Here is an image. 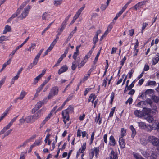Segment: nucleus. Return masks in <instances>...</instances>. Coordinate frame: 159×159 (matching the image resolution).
<instances>
[{"label": "nucleus", "instance_id": "f257e3e1", "mask_svg": "<svg viewBox=\"0 0 159 159\" xmlns=\"http://www.w3.org/2000/svg\"><path fill=\"white\" fill-rule=\"evenodd\" d=\"M31 7L28 5L25 7L21 14L19 16L18 18L21 20H23L27 16L29 13V11L31 9Z\"/></svg>", "mask_w": 159, "mask_h": 159}, {"label": "nucleus", "instance_id": "f03ea898", "mask_svg": "<svg viewBox=\"0 0 159 159\" xmlns=\"http://www.w3.org/2000/svg\"><path fill=\"white\" fill-rule=\"evenodd\" d=\"M59 91L58 88L57 86L52 87L50 90L49 94L48 96V99H51L53 98L55 95L58 94Z\"/></svg>", "mask_w": 159, "mask_h": 159}, {"label": "nucleus", "instance_id": "7ed1b4c3", "mask_svg": "<svg viewBox=\"0 0 159 159\" xmlns=\"http://www.w3.org/2000/svg\"><path fill=\"white\" fill-rule=\"evenodd\" d=\"M46 110V108H43L36 112L34 115H33L34 117V120L35 121L42 116Z\"/></svg>", "mask_w": 159, "mask_h": 159}, {"label": "nucleus", "instance_id": "20e7f679", "mask_svg": "<svg viewBox=\"0 0 159 159\" xmlns=\"http://www.w3.org/2000/svg\"><path fill=\"white\" fill-rule=\"evenodd\" d=\"M149 142L153 146H156L159 143V139L153 136H150L148 137Z\"/></svg>", "mask_w": 159, "mask_h": 159}, {"label": "nucleus", "instance_id": "39448f33", "mask_svg": "<svg viewBox=\"0 0 159 159\" xmlns=\"http://www.w3.org/2000/svg\"><path fill=\"white\" fill-rule=\"evenodd\" d=\"M62 115L63 121L65 124L66 122L69 120V111L67 110H64L62 111Z\"/></svg>", "mask_w": 159, "mask_h": 159}, {"label": "nucleus", "instance_id": "423d86ee", "mask_svg": "<svg viewBox=\"0 0 159 159\" xmlns=\"http://www.w3.org/2000/svg\"><path fill=\"white\" fill-rule=\"evenodd\" d=\"M148 2L147 0L140 2L137 3L135 5L133 6L132 8L137 10L138 9L141 8L142 6L145 5L146 3Z\"/></svg>", "mask_w": 159, "mask_h": 159}, {"label": "nucleus", "instance_id": "0eeeda50", "mask_svg": "<svg viewBox=\"0 0 159 159\" xmlns=\"http://www.w3.org/2000/svg\"><path fill=\"white\" fill-rule=\"evenodd\" d=\"M43 104V102L41 101H39L35 105L34 107L32 109V113H34L37 110L41 107L42 105Z\"/></svg>", "mask_w": 159, "mask_h": 159}, {"label": "nucleus", "instance_id": "6e6552de", "mask_svg": "<svg viewBox=\"0 0 159 159\" xmlns=\"http://www.w3.org/2000/svg\"><path fill=\"white\" fill-rule=\"evenodd\" d=\"M59 39V37L57 36L56 38L54 39V40L52 42L51 44H50V46L47 49L49 52L51 51V50L53 48L54 46L55 45V44L56 43L57 41Z\"/></svg>", "mask_w": 159, "mask_h": 159}, {"label": "nucleus", "instance_id": "1a4fd4ad", "mask_svg": "<svg viewBox=\"0 0 159 159\" xmlns=\"http://www.w3.org/2000/svg\"><path fill=\"white\" fill-rule=\"evenodd\" d=\"M119 142L121 148H125V141L123 138L120 137L119 138Z\"/></svg>", "mask_w": 159, "mask_h": 159}, {"label": "nucleus", "instance_id": "9d476101", "mask_svg": "<svg viewBox=\"0 0 159 159\" xmlns=\"http://www.w3.org/2000/svg\"><path fill=\"white\" fill-rule=\"evenodd\" d=\"M20 11H19V10L17 9L16 13L13 14L12 15V16L9 18L8 20H7V22H9V21H11L13 19L16 17L18 15L20 14Z\"/></svg>", "mask_w": 159, "mask_h": 159}, {"label": "nucleus", "instance_id": "9b49d317", "mask_svg": "<svg viewBox=\"0 0 159 159\" xmlns=\"http://www.w3.org/2000/svg\"><path fill=\"white\" fill-rule=\"evenodd\" d=\"M81 47V45L78 46L76 47V49L75 52H74V54L72 56L73 58L76 61L77 56L79 54V48Z\"/></svg>", "mask_w": 159, "mask_h": 159}, {"label": "nucleus", "instance_id": "f8f14e48", "mask_svg": "<svg viewBox=\"0 0 159 159\" xmlns=\"http://www.w3.org/2000/svg\"><path fill=\"white\" fill-rule=\"evenodd\" d=\"M134 113L135 116L139 117H143L144 114L143 112L141 111L136 110L134 111Z\"/></svg>", "mask_w": 159, "mask_h": 159}, {"label": "nucleus", "instance_id": "ddd939ff", "mask_svg": "<svg viewBox=\"0 0 159 159\" xmlns=\"http://www.w3.org/2000/svg\"><path fill=\"white\" fill-rule=\"evenodd\" d=\"M143 117L149 123H152L154 120L153 117L150 114L145 115Z\"/></svg>", "mask_w": 159, "mask_h": 159}, {"label": "nucleus", "instance_id": "4468645a", "mask_svg": "<svg viewBox=\"0 0 159 159\" xmlns=\"http://www.w3.org/2000/svg\"><path fill=\"white\" fill-rule=\"evenodd\" d=\"M110 159H117L118 157L117 153L116 152H115L113 150H112L111 155L110 156Z\"/></svg>", "mask_w": 159, "mask_h": 159}, {"label": "nucleus", "instance_id": "2eb2a0df", "mask_svg": "<svg viewBox=\"0 0 159 159\" xmlns=\"http://www.w3.org/2000/svg\"><path fill=\"white\" fill-rule=\"evenodd\" d=\"M68 70V67L66 65L63 66L58 70V73L59 75L66 72Z\"/></svg>", "mask_w": 159, "mask_h": 159}, {"label": "nucleus", "instance_id": "dca6fc26", "mask_svg": "<svg viewBox=\"0 0 159 159\" xmlns=\"http://www.w3.org/2000/svg\"><path fill=\"white\" fill-rule=\"evenodd\" d=\"M18 116L14 117L13 119L11 120V121L8 123V124L5 127L7 129H8L10 127L12 126L13 122H14Z\"/></svg>", "mask_w": 159, "mask_h": 159}, {"label": "nucleus", "instance_id": "f3484780", "mask_svg": "<svg viewBox=\"0 0 159 159\" xmlns=\"http://www.w3.org/2000/svg\"><path fill=\"white\" fill-rule=\"evenodd\" d=\"M142 111H143V112L144 114V116L145 115H149V113H150L151 111V110L149 108H146V107H145L143 109Z\"/></svg>", "mask_w": 159, "mask_h": 159}, {"label": "nucleus", "instance_id": "a211bd4d", "mask_svg": "<svg viewBox=\"0 0 159 159\" xmlns=\"http://www.w3.org/2000/svg\"><path fill=\"white\" fill-rule=\"evenodd\" d=\"M50 15L46 12L44 13L42 16V19L43 20H47L50 18Z\"/></svg>", "mask_w": 159, "mask_h": 159}, {"label": "nucleus", "instance_id": "6ab92c4d", "mask_svg": "<svg viewBox=\"0 0 159 159\" xmlns=\"http://www.w3.org/2000/svg\"><path fill=\"white\" fill-rule=\"evenodd\" d=\"M25 119L26 122L28 123L35 121L34 120V117L33 115L28 116L25 118Z\"/></svg>", "mask_w": 159, "mask_h": 159}, {"label": "nucleus", "instance_id": "aec40b11", "mask_svg": "<svg viewBox=\"0 0 159 159\" xmlns=\"http://www.w3.org/2000/svg\"><path fill=\"white\" fill-rule=\"evenodd\" d=\"M147 104L145 101H141L139 102L137 104V106L140 107L142 108L143 109L146 107Z\"/></svg>", "mask_w": 159, "mask_h": 159}, {"label": "nucleus", "instance_id": "412c9836", "mask_svg": "<svg viewBox=\"0 0 159 159\" xmlns=\"http://www.w3.org/2000/svg\"><path fill=\"white\" fill-rule=\"evenodd\" d=\"M80 61V59L79 60L78 59H77V61H74L72 63V65L71 66V69L73 70H74L77 67V65H76V63H79Z\"/></svg>", "mask_w": 159, "mask_h": 159}, {"label": "nucleus", "instance_id": "4be33fe9", "mask_svg": "<svg viewBox=\"0 0 159 159\" xmlns=\"http://www.w3.org/2000/svg\"><path fill=\"white\" fill-rule=\"evenodd\" d=\"M110 144L111 145L114 146L116 144L115 139L113 136H111L109 138Z\"/></svg>", "mask_w": 159, "mask_h": 159}, {"label": "nucleus", "instance_id": "5701e85b", "mask_svg": "<svg viewBox=\"0 0 159 159\" xmlns=\"http://www.w3.org/2000/svg\"><path fill=\"white\" fill-rule=\"evenodd\" d=\"M139 127L142 129H145L147 127V125L143 122H138Z\"/></svg>", "mask_w": 159, "mask_h": 159}, {"label": "nucleus", "instance_id": "b1692460", "mask_svg": "<svg viewBox=\"0 0 159 159\" xmlns=\"http://www.w3.org/2000/svg\"><path fill=\"white\" fill-rule=\"evenodd\" d=\"M11 27L8 25H6L5 28V29L3 31V34H6L8 32H11Z\"/></svg>", "mask_w": 159, "mask_h": 159}, {"label": "nucleus", "instance_id": "393cba45", "mask_svg": "<svg viewBox=\"0 0 159 159\" xmlns=\"http://www.w3.org/2000/svg\"><path fill=\"white\" fill-rule=\"evenodd\" d=\"M130 129L132 131V134H131V137L134 138L136 134V131L133 125H131L129 127Z\"/></svg>", "mask_w": 159, "mask_h": 159}, {"label": "nucleus", "instance_id": "a878e982", "mask_svg": "<svg viewBox=\"0 0 159 159\" xmlns=\"http://www.w3.org/2000/svg\"><path fill=\"white\" fill-rule=\"evenodd\" d=\"M99 148L98 147L95 148L94 149V150H93L92 152H93L94 154H95V157H97L98 156L99 154Z\"/></svg>", "mask_w": 159, "mask_h": 159}, {"label": "nucleus", "instance_id": "bb28decb", "mask_svg": "<svg viewBox=\"0 0 159 159\" xmlns=\"http://www.w3.org/2000/svg\"><path fill=\"white\" fill-rule=\"evenodd\" d=\"M26 94L27 93L26 92H25L24 91L22 90L20 93V96L17 97V99H20V100L23 99Z\"/></svg>", "mask_w": 159, "mask_h": 159}, {"label": "nucleus", "instance_id": "cd10ccee", "mask_svg": "<svg viewBox=\"0 0 159 159\" xmlns=\"http://www.w3.org/2000/svg\"><path fill=\"white\" fill-rule=\"evenodd\" d=\"M87 60H88L87 59L84 57L83 61H81L80 64L78 65V68H81L83 66L86 62Z\"/></svg>", "mask_w": 159, "mask_h": 159}, {"label": "nucleus", "instance_id": "c85d7f7f", "mask_svg": "<svg viewBox=\"0 0 159 159\" xmlns=\"http://www.w3.org/2000/svg\"><path fill=\"white\" fill-rule=\"evenodd\" d=\"M30 142V139H28L23 142L22 144L19 145L17 148L19 149L22 147H25L27 143Z\"/></svg>", "mask_w": 159, "mask_h": 159}, {"label": "nucleus", "instance_id": "c756f323", "mask_svg": "<svg viewBox=\"0 0 159 159\" xmlns=\"http://www.w3.org/2000/svg\"><path fill=\"white\" fill-rule=\"evenodd\" d=\"M156 84V82L154 81H149L146 84V85L147 86H155Z\"/></svg>", "mask_w": 159, "mask_h": 159}, {"label": "nucleus", "instance_id": "7c9ffc66", "mask_svg": "<svg viewBox=\"0 0 159 159\" xmlns=\"http://www.w3.org/2000/svg\"><path fill=\"white\" fill-rule=\"evenodd\" d=\"M41 75H39L34 79L33 83V84L35 85L38 83L40 79L41 78Z\"/></svg>", "mask_w": 159, "mask_h": 159}, {"label": "nucleus", "instance_id": "2f4dec72", "mask_svg": "<svg viewBox=\"0 0 159 159\" xmlns=\"http://www.w3.org/2000/svg\"><path fill=\"white\" fill-rule=\"evenodd\" d=\"M62 0H55L54 1V5L56 6L57 7L59 5H60L62 2Z\"/></svg>", "mask_w": 159, "mask_h": 159}, {"label": "nucleus", "instance_id": "473e14b6", "mask_svg": "<svg viewBox=\"0 0 159 159\" xmlns=\"http://www.w3.org/2000/svg\"><path fill=\"white\" fill-rule=\"evenodd\" d=\"M27 3L25 1L19 7V8H18L19 11L21 12V10L24 8V7L26 5Z\"/></svg>", "mask_w": 159, "mask_h": 159}, {"label": "nucleus", "instance_id": "72a5a7b5", "mask_svg": "<svg viewBox=\"0 0 159 159\" xmlns=\"http://www.w3.org/2000/svg\"><path fill=\"white\" fill-rule=\"evenodd\" d=\"M126 129L124 128H122L121 129V137L123 138L124 136L126 134Z\"/></svg>", "mask_w": 159, "mask_h": 159}, {"label": "nucleus", "instance_id": "f704fd0d", "mask_svg": "<svg viewBox=\"0 0 159 159\" xmlns=\"http://www.w3.org/2000/svg\"><path fill=\"white\" fill-rule=\"evenodd\" d=\"M152 60L153 61V64H155L158 62L159 58L157 57H154L153 58Z\"/></svg>", "mask_w": 159, "mask_h": 159}, {"label": "nucleus", "instance_id": "c9c22d12", "mask_svg": "<svg viewBox=\"0 0 159 159\" xmlns=\"http://www.w3.org/2000/svg\"><path fill=\"white\" fill-rule=\"evenodd\" d=\"M8 40L7 37L4 36H1L0 37V43H1L3 41H6Z\"/></svg>", "mask_w": 159, "mask_h": 159}, {"label": "nucleus", "instance_id": "e433bc0d", "mask_svg": "<svg viewBox=\"0 0 159 159\" xmlns=\"http://www.w3.org/2000/svg\"><path fill=\"white\" fill-rule=\"evenodd\" d=\"M93 52V49H91L90 51L87 53V54L84 57L88 60V59L90 57V56Z\"/></svg>", "mask_w": 159, "mask_h": 159}, {"label": "nucleus", "instance_id": "4c0bfd02", "mask_svg": "<svg viewBox=\"0 0 159 159\" xmlns=\"http://www.w3.org/2000/svg\"><path fill=\"white\" fill-rule=\"evenodd\" d=\"M152 98L155 102L158 103L159 101V97L157 96L153 95Z\"/></svg>", "mask_w": 159, "mask_h": 159}, {"label": "nucleus", "instance_id": "58836bf2", "mask_svg": "<svg viewBox=\"0 0 159 159\" xmlns=\"http://www.w3.org/2000/svg\"><path fill=\"white\" fill-rule=\"evenodd\" d=\"M36 46V44L35 43H31V46L29 47V48L27 50L29 52H31V49L32 50L34 48V47Z\"/></svg>", "mask_w": 159, "mask_h": 159}, {"label": "nucleus", "instance_id": "ea45409f", "mask_svg": "<svg viewBox=\"0 0 159 159\" xmlns=\"http://www.w3.org/2000/svg\"><path fill=\"white\" fill-rule=\"evenodd\" d=\"M138 80L135 79L134 80L131 84L128 86V89H131L134 86V84L136 81H137Z\"/></svg>", "mask_w": 159, "mask_h": 159}, {"label": "nucleus", "instance_id": "a19ab883", "mask_svg": "<svg viewBox=\"0 0 159 159\" xmlns=\"http://www.w3.org/2000/svg\"><path fill=\"white\" fill-rule=\"evenodd\" d=\"M11 61V59H9L3 65L2 67L3 68H5L7 65H9Z\"/></svg>", "mask_w": 159, "mask_h": 159}, {"label": "nucleus", "instance_id": "79ce46f5", "mask_svg": "<svg viewBox=\"0 0 159 159\" xmlns=\"http://www.w3.org/2000/svg\"><path fill=\"white\" fill-rule=\"evenodd\" d=\"M100 114H99L98 117H96L95 120V122L97 123L98 122L99 124H100L101 122V119L100 118Z\"/></svg>", "mask_w": 159, "mask_h": 159}, {"label": "nucleus", "instance_id": "37998d69", "mask_svg": "<svg viewBox=\"0 0 159 159\" xmlns=\"http://www.w3.org/2000/svg\"><path fill=\"white\" fill-rule=\"evenodd\" d=\"M101 50V49H100V50H99V51H98V52L97 54V55L95 57V59L94 61V63H96L98 61V57L100 53Z\"/></svg>", "mask_w": 159, "mask_h": 159}, {"label": "nucleus", "instance_id": "c03bdc74", "mask_svg": "<svg viewBox=\"0 0 159 159\" xmlns=\"http://www.w3.org/2000/svg\"><path fill=\"white\" fill-rule=\"evenodd\" d=\"M86 143H84L81 147L82 149L80 150V153H83L86 149Z\"/></svg>", "mask_w": 159, "mask_h": 159}, {"label": "nucleus", "instance_id": "a18cd8bd", "mask_svg": "<svg viewBox=\"0 0 159 159\" xmlns=\"http://www.w3.org/2000/svg\"><path fill=\"white\" fill-rule=\"evenodd\" d=\"M116 109V107H113L111 109V112L109 114V116L112 117L113 116V114L114 112Z\"/></svg>", "mask_w": 159, "mask_h": 159}, {"label": "nucleus", "instance_id": "49530a36", "mask_svg": "<svg viewBox=\"0 0 159 159\" xmlns=\"http://www.w3.org/2000/svg\"><path fill=\"white\" fill-rule=\"evenodd\" d=\"M11 107L12 105L10 106L8 108H7L3 114L6 116L8 113V111L10 110L11 108Z\"/></svg>", "mask_w": 159, "mask_h": 159}, {"label": "nucleus", "instance_id": "de8ad7c7", "mask_svg": "<svg viewBox=\"0 0 159 159\" xmlns=\"http://www.w3.org/2000/svg\"><path fill=\"white\" fill-rule=\"evenodd\" d=\"M114 95H115L114 93L113 92H112L111 94V96L110 97V98H111L110 103L111 104H112V102L113 101V99H114Z\"/></svg>", "mask_w": 159, "mask_h": 159}, {"label": "nucleus", "instance_id": "09e8293b", "mask_svg": "<svg viewBox=\"0 0 159 159\" xmlns=\"http://www.w3.org/2000/svg\"><path fill=\"white\" fill-rule=\"evenodd\" d=\"M53 22H52L49 24V25L47 26V27L42 32V34H43L45 32V31H47L50 27L52 24L53 23Z\"/></svg>", "mask_w": 159, "mask_h": 159}, {"label": "nucleus", "instance_id": "8fccbe9b", "mask_svg": "<svg viewBox=\"0 0 159 159\" xmlns=\"http://www.w3.org/2000/svg\"><path fill=\"white\" fill-rule=\"evenodd\" d=\"M52 114L50 112L48 115L44 119L47 122L51 118V117L52 116Z\"/></svg>", "mask_w": 159, "mask_h": 159}, {"label": "nucleus", "instance_id": "3c124183", "mask_svg": "<svg viewBox=\"0 0 159 159\" xmlns=\"http://www.w3.org/2000/svg\"><path fill=\"white\" fill-rule=\"evenodd\" d=\"M140 143L142 144L145 145L147 143V140L144 138H141Z\"/></svg>", "mask_w": 159, "mask_h": 159}, {"label": "nucleus", "instance_id": "603ef678", "mask_svg": "<svg viewBox=\"0 0 159 159\" xmlns=\"http://www.w3.org/2000/svg\"><path fill=\"white\" fill-rule=\"evenodd\" d=\"M74 108L73 107L70 105L69 106L68 108L66 110H67V111H69V113L72 112L73 111Z\"/></svg>", "mask_w": 159, "mask_h": 159}, {"label": "nucleus", "instance_id": "864d4df0", "mask_svg": "<svg viewBox=\"0 0 159 159\" xmlns=\"http://www.w3.org/2000/svg\"><path fill=\"white\" fill-rule=\"evenodd\" d=\"M98 41V37L97 36H95L93 39V43L94 45H95L97 42Z\"/></svg>", "mask_w": 159, "mask_h": 159}, {"label": "nucleus", "instance_id": "5fc2aeb1", "mask_svg": "<svg viewBox=\"0 0 159 159\" xmlns=\"http://www.w3.org/2000/svg\"><path fill=\"white\" fill-rule=\"evenodd\" d=\"M126 58L125 56L124 58L122 59V60L120 61V65H121V66H122L124 65L125 61L126 60Z\"/></svg>", "mask_w": 159, "mask_h": 159}, {"label": "nucleus", "instance_id": "6e6d98bb", "mask_svg": "<svg viewBox=\"0 0 159 159\" xmlns=\"http://www.w3.org/2000/svg\"><path fill=\"white\" fill-rule=\"evenodd\" d=\"M129 35L130 36H132L133 35L134 33V29H131L129 31Z\"/></svg>", "mask_w": 159, "mask_h": 159}, {"label": "nucleus", "instance_id": "4d7b16f0", "mask_svg": "<svg viewBox=\"0 0 159 159\" xmlns=\"http://www.w3.org/2000/svg\"><path fill=\"white\" fill-rule=\"evenodd\" d=\"M8 129L4 127L0 131V135L4 134Z\"/></svg>", "mask_w": 159, "mask_h": 159}, {"label": "nucleus", "instance_id": "13d9d810", "mask_svg": "<svg viewBox=\"0 0 159 159\" xmlns=\"http://www.w3.org/2000/svg\"><path fill=\"white\" fill-rule=\"evenodd\" d=\"M107 78H106L104 79L103 80V83L102 84V85L103 86H104L105 87H106L107 85Z\"/></svg>", "mask_w": 159, "mask_h": 159}, {"label": "nucleus", "instance_id": "bf43d9fd", "mask_svg": "<svg viewBox=\"0 0 159 159\" xmlns=\"http://www.w3.org/2000/svg\"><path fill=\"white\" fill-rule=\"evenodd\" d=\"M133 155L136 159H140L142 157L140 155L137 153L134 154Z\"/></svg>", "mask_w": 159, "mask_h": 159}, {"label": "nucleus", "instance_id": "052dcab7", "mask_svg": "<svg viewBox=\"0 0 159 159\" xmlns=\"http://www.w3.org/2000/svg\"><path fill=\"white\" fill-rule=\"evenodd\" d=\"M108 6V5H107V4L106 5L102 4L100 7V8L102 10H104L106 9Z\"/></svg>", "mask_w": 159, "mask_h": 159}, {"label": "nucleus", "instance_id": "680f3d73", "mask_svg": "<svg viewBox=\"0 0 159 159\" xmlns=\"http://www.w3.org/2000/svg\"><path fill=\"white\" fill-rule=\"evenodd\" d=\"M145 102L147 105L148 104L151 105L152 103V101L149 99H147L145 101Z\"/></svg>", "mask_w": 159, "mask_h": 159}, {"label": "nucleus", "instance_id": "e2e57ef3", "mask_svg": "<svg viewBox=\"0 0 159 159\" xmlns=\"http://www.w3.org/2000/svg\"><path fill=\"white\" fill-rule=\"evenodd\" d=\"M133 101V99L131 98H129L125 102V103L127 104L129 103V104H132Z\"/></svg>", "mask_w": 159, "mask_h": 159}, {"label": "nucleus", "instance_id": "0e129e2a", "mask_svg": "<svg viewBox=\"0 0 159 159\" xmlns=\"http://www.w3.org/2000/svg\"><path fill=\"white\" fill-rule=\"evenodd\" d=\"M85 7V5L84 4L83 6L78 10L77 12L80 14L82 11L84 9Z\"/></svg>", "mask_w": 159, "mask_h": 159}, {"label": "nucleus", "instance_id": "69168bd1", "mask_svg": "<svg viewBox=\"0 0 159 159\" xmlns=\"http://www.w3.org/2000/svg\"><path fill=\"white\" fill-rule=\"evenodd\" d=\"M128 6L125 4L123 7L122 8L121 10V11H120V13H121L122 14L124 12L125 10L127 8Z\"/></svg>", "mask_w": 159, "mask_h": 159}, {"label": "nucleus", "instance_id": "338daca9", "mask_svg": "<svg viewBox=\"0 0 159 159\" xmlns=\"http://www.w3.org/2000/svg\"><path fill=\"white\" fill-rule=\"evenodd\" d=\"M94 132H93L91 134V142H90V144H91L93 142L94 138Z\"/></svg>", "mask_w": 159, "mask_h": 159}, {"label": "nucleus", "instance_id": "774afa93", "mask_svg": "<svg viewBox=\"0 0 159 159\" xmlns=\"http://www.w3.org/2000/svg\"><path fill=\"white\" fill-rule=\"evenodd\" d=\"M92 89V88H88L86 89L85 90L84 92V96H86L88 92Z\"/></svg>", "mask_w": 159, "mask_h": 159}]
</instances>
